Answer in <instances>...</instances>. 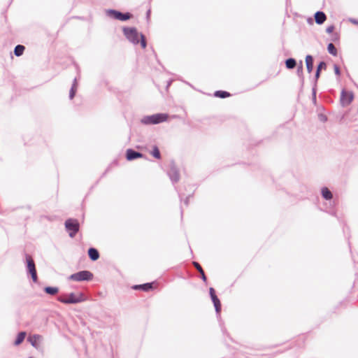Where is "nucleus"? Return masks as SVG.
Listing matches in <instances>:
<instances>
[{"label":"nucleus","instance_id":"nucleus-20","mask_svg":"<svg viewBox=\"0 0 358 358\" xmlns=\"http://www.w3.org/2000/svg\"><path fill=\"white\" fill-rule=\"evenodd\" d=\"M24 46L22 45H17L14 50V53L17 57L21 56L24 51Z\"/></svg>","mask_w":358,"mask_h":358},{"label":"nucleus","instance_id":"nucleus-3","mask_svg":"<svg viewBox=\"0 0 358 358\" xmlns=\"http://www.w3.org/2000/svg\"><path fill=\"white\" fill-rule=\"evenodd\" d=\"M58 300L64 303H77L84 301L83 296L81 293L62 295Z\"/></svg>","mask_w":358,"mask_h":358},{"label":"nucleus","instance_id":"nucleus-12","mask_svg":"<svg viewBox=\"0 0 358 358\" xmlns=\"http://www.w3.org/2000/svg\"><path fill=\"white\" fill-rule=\"evenodd\" d=\"M326 15L321 11H318L315 14V20L317 24H321L326 20Z\"/></svg>","mask_w":358,"mask_h":358},{"label":"nucleus","instance_id":"nucleus-30","mask_svg":"<svg viewBox=\"0 0 358 358\" xmlns=\"http://www.w3.org/2000/svg\"><path fill=\"white\" fill-rule=\"evenodd\" d=\"M334 72L337 76L340 75V69L337 65L334 66Z\"/></svg>","mask_w":358,"mask_h":358},{"label":"nucleus","instance_id":"nucleus-8","mask_svg":"<svg viewBox=\"0 0 358 358\" xmlns=\"http://www.w3.org/2000/svg\"><path fill=\"white\" fill-rule=\"evenodd\" d=\"M354 99V94L352 92L343 90L341 92V101L343 106L349 105Z\"/></svg>","mask_w":358,"mask_h":358},{"label":"nucleus","instance_id":"nucleus-5","mask_svg":"<svg viewBox=\"0 0 358 358\" xmlns=\"http://www.w3.org/2000/svg\"><path fill=\"white\" fill-rule=\"evenodd\" d=\"M93 278V274L88 271H83L72 274L69 278L74 281L90 280Z\"/></svg>","mask_w":358,"mask_h":358},{"label":"nucleus","instance_id":"nucleus-31","mask_svg":"<svg viewBox=\"0 0 358 358\" xmlns=\"http://www.w3.org/2000/svg\"><path fill=\"white\" fill-rule=\"evenodd\" d=\"M320 71L317 69L315 77L317 79L320 77Z\"/></svg>","mask_w":358,"mask_h":358},{"label":"nucleus","instance_id":"nucleus-17","mask_svg":"<svg viewBox=\"0 0 358 358\" xmlns=\"http://www.w3.org/2000/svg\"><path fill=\"white\" fill-rule=\"evenodd\" d=\"M193 264H194V267L197 269V271L200 273L203 280L204 282H206L207 280V278H206L205 273H204L202 267L201 266V265L198 262H194Z\"/></svg>","mask_w":358,"mask_h":358},{"label":"nucleus","instance_id":"nucleus-14","mask_svg":"<svg viewBox=\"0 0 358 358\" xmlns=\"http://www.w3.org/2000/svg\"><path fill=\"white\" fill-rule=\"evenodd\" d=\"M88 255L92 261H96L99 257V252L97 251V250L93 248L89 249Z\"/></svg>","mask_w":358,"mask_h":358},{"label":"nucleus","instance_id":"nucleus-6","mask_svg":"<svg viewBox=\"0 0 358 358\" xmlns=\"http://www.w3.org/2000/svg\"><path fill=\"white\" fill-rule=\"evenodd\" d=\"M26 261L27 263L28 271L30 273L33 281L36 282H37L38 277H37V273H36L34 262L32 257L29 255H26Z\"/></svg>","mask_w":358,"mask_h":358},{"label":"nucleus","instance_id":"nucleus-29","mask_svg":"<svg viewBox=\"0 0 358 358\" xmlns=\"http://www.w3.org/2000/svg\"><path fill=\"white\" fill-rule=\"evenodd\" d=\"M209 292H210V295L211 298L214 297V296H216L215 291V289L213 287H210L209 289Z\"/></svg>","mask_w":358,"mask_h":358},{"label":"nucleus","instance_id":"nucleus-28","mask_svg":"<svg viewBox=\"0 0 358 358\" xmlns=\"http://www.w3.org/2000/svg\"><path fill=\"white\" fill-rule=\"evenodd\" d=\"M323 68H324V69H325V68H326V64H325V62H321L319 64V65H318V66H317V70L321 71V69H323Z\"/></svg>","mask_w":358,"mask_h":358},{"label":"nucleus","instance_id":"nucleus-22","mask_svg":"<svg viewBox=\"0 0 358 358\" xmlns=\"http://www.w3.org/2000/svg\"><path fill=\"white\" fill-rule=\"evenodd\" d=\"M59 289L57 287H46L45 288V292L50 295H55L58 292Z\"/></svg>","mask_w":358,"mask_h":358},{"label":"nucleus","instance_id":"nucleus-4","mask_svg":"<svg viewBox=\"0 0 358 358\" xmlns=\"http://www.w3.org/2000/svg\"><path fill=\"white\" fill-rule=\"evenodd\" d=\"M65 227L69 233V236L73 238L79 231L80 225L78 222L74 219H68L65 222Z\"/></svg>","mask_w":358,"mask_h":358},{"label":"nucleus","instance_id":"nucleus-21","mask_svg":"<svg viewBox=\"0 0 358 358\" xmlns=\"http://www.w3.org/2000/svg\"><path fill=\"white\" fill-rule=\"evenodd\" d=\"M215 96L219 98L224 99L230 96V94L225 91H216L215 92Z\"/></svg>","mask_w":358,"mask_h":358},{"label":"nucleus","instance_id":"nucleus-9","mask_svg":"<svg viewBox=\"0 0 358 358\" xmlns=\"http://www.w3.org/2000/svg\"><path fill=\"white\" fill-rule=\"evenodd\" d=\"M143 155L140 152H136L131 149H128L126 153V158L128 161H131L137 158H141Z\"/></svg>","mask_w":358,"mask_h":358},{"label":"nucleus","instance_id":"nucleus-18","mask_svg":"<svg viewBox=\"0 0 358 358\" xmlns=\"http://www.w3.org/2000/svg\"><path fill=\"white\" fill-rule=\"evenodd\" d=\"M211 299L214 303V306L215 308L216 312L220 313V310H221V303H220L219 299L217 298V296H214V297H212Z\"/></svg>","mask_w":358,"mask_h":358},{"label":"nucleus","instance_id":"nucleus-11","mask_svg":"<svg viewBox=\"0 0 358 358\" xmlns=\"http://www.w3.org/2000/svg\"><path fill=\"white\" fill-rule=\"evenodd\" d=\"M153 285H154V283L152 282V283H145V284H143V285H134L133 287V289H141V290H143L145 292H148V291L151 290V289H152L154 288Z\"/></svg>","mask_w":358,"mask_h":358},{"label":"nucleus","instance_id":"nucleus-1","mask_svg":"<svg viewBox=\"0 0 358 358\" xmlns=\"http://www.w3.org/2000/svg\"><path fill=\"white\" fill-rule=\"evenodd\" d=\"M123 32L127 38L134 44H137L141 42L142 48H146V41L145 36L139 34L135 28H124Z\"/></svg>","mask_w":358,"mask_h":358},{"label":"nucleus","instance_id":"nucleus-25","mask_svg":"<svg viewBox=\"0 0 358 358\" xmlns=\"http://www.w3.org/2000/svg\"><path fill=\"white\" fill-rule=\"evenodd\" d=\"M151 154L156 159H160L161 158L159 150L158 148L156 147V146L153 148V150H152Z\"/></svg>","mask_w":358,"mask_h":358},{"label":"nucleus","instance_id":"nucleus-19","mask_svg":"<svg viewBox=\"0 0 358 358\" xmlns=\"http://www.w3.org/2000/svg\"><path fill=\"white\" fill-rule=\"evenodd\" d=\"M25 336H26V332L22 331V332L19 333L17 336V338L15 341V345H19L20 344H21L23 342V341L24 340Z\"/></svg>","mask_w":358,"mask_h":358},{"label":"nucleus","instance_id":"nucleus-27","mask_svg":"<svg viewBox=\"0 0 358 358\" xmlns=\"http://www.w3.org/2000/svg\"><path fill=\"white\" fill-rule=\"evenodd\" d=\"M334 29H335L334 26V25H331V26H329L327 28L326 31H327V33L331 34V33H332L334 31Z\"/></svg>","mask_w":358,"mask_h":358},{"label":"nucleus","instance_id":"nucleus-16","mask_svg":"<svg viewBox=\"0 0 358 358\" xmlns=\"http://www.w3.org/2000/svg\"><path fill=\"white\" fill-rule=\"evenodd\" d=\"M322 195L324 199L327 200H330L333 197L332 193L327 187H323L322 189Z\"/></svg>","mask_w":358,"mask_h":358},{"label":"nucleus","instance_id":"nucleus-2","mask_svg":"<svg viewBox=\"0 0 358 358\" xmlns=\"http://www.w3.org/2000/svg\"><path fill=\"white\" fill-rule=\"evenodd\" d=\"M169 115L166 113H157L150 116H145L142 119V122L145 124H155L166 121Z\"/></svg>","mask_w":358,"mask_h":358},{"label":"nucleus","instance_id":"nucleus-23","mask_svg":"<svg viewBox=\"0 0 358 358\" xmlns=\"http://www.w3.org/2000/svg\"><path fill=\"white\" fill-rule=\"evenodd\" d=\"M286 67L287 69H293L296 66V61L294 59H288L285 62Z\"/></svg>","mask_w":358,"mask_h":358},{"label":"nucleus","instance_id":"nucleus-13","mask_svg":"<svg viewBox=\"0 0 358 358\" xmlns=\"http://www.w3.org/2000/svg\"><path fill=\"white\" fill-rule=\"evenodd\" d=\"M169 176L173 182H178L180 179L179 171L176 168H172L169 172Z\"/></svg>","mask_w":358,"mask_h":358},{"label":"nucleus","instance_id":"nucleus-24","mask_svg":"<svg viewBox=\"0 0 358 358\" xmlns=\"http://www.w3.org/2000/svg\"><path fill=\"white\" fill-rule=\"evenodd\" d=\"M327 50L331 55L334 56L337 55V50L333 43H329L328 45Z\"/></svg>","mask_w":358,"mask_h":358},{"label":"nucleus","instance_id":"nucleus-10","mask_svg":"<svg viewBox=\"0 0 358 358\" xmlns=\"http://www.w3.org/2000/svg\"><path fill=\"white\" fill-rule=\"evenodd\" d=\"M41 339V336L39 335H37V334L30 336L28 338V341L36 348H39Z\"/></svg>","mask_w":358,"mask_h":358},{"label":"nucleus","instance_id":"nucleus-7","mask_svg":"<svg viewBox=\"0 0 358 358\" xmlns=\"http://www.w3.org/2000/svg\"><path fill=\"white\" fill-rule=\"evenodd\" d=\"M107 13L109 17L120 21H125L131 17V15L129 13H122L115 10H109Z\"/></svg>","mask_w":358,"mask_h":358},{"label":"nucleus","instance_id":"nucleus-26","mask_svg":"<svg viewBox=\"0 0 358 358\" xmlns=\"http://www.w3.org/2000/svg\"><path fill=\"white\" fill-rule=\"evenodd\" d=\"M76 88L75 87V85H73L71 89V91H70V99H73L75 96V94H76Z\"/></svg>","mask_w":358,"mask_h":358},{"label":"nucleus","instance_id":"nucleus-15","mask_svg":"<svg viewBox=\"0 0 358 358\" xmlns=\"http://www.w3.org/2000/svg\"><path fill=\"white\" fill-rule=\"evenodd\" d=\"M306 64L308 73H310L313 69V59L310 55H307L306 57Z\"/></svg>","mask_w":358,"mask_h":358}]
</instances>
